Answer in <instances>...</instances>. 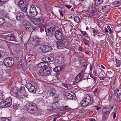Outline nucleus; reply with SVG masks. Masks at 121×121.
<instances>
[{"instance_id": "obj_1", "label": "nucleus", "mask_w": 121, "mask_h": 121, "mask_svg": "<svg viewBox=\"0 0 121 121\" xmlns=\"http://www.w3.org/2000/svg\"><path fill=\"white\" fill-rule=\"evenodd\" d=\"M114 106H111L108 105L106 106L103 108L102 113L103 116L102 118L103 120L104 121L108 119L110 113L112 109L113 108Z\"/></svg>"}, {"instance_id": "obj_2", "label": "nucleus", "mask_w": 121, "mask_h": 121, "mask_svg": "<svg viewBox=\"0 0 121 121\" xmlns=\"http://www.w3.org/2000/svg\"><path fill=\"white\" fill-rule=\"evenodd\" d=\"M57 46L59 49H62L65 47L69 50L71 49V48L69 46L68 41L65 38L57 42Z\"/></svg>"}, {"instance_id": "obj_3", "label": "nucleus", "mask_w": 121, "mask_h": 121, "mask_svg": "<svg viewBox=\"0 0 121 121\" xmlns=\"http://www.w3.org/2000/svg\"><path fill=\"white\" fill-rule=\"evenodd\" d=\"M26 108L28 112L31 114L36 113L38 110L37 105L33 102L27 103L26 105Z\"/></svg>"}, {"instance_id": "obj_4", "label": "nucleus", "mask_w": 121, "mask_h": 121, "mask_svg": "<svg viewBox=\"0 0 121 121\" xmlns=\"http://www.w3.org/2000/svg\"><path fill=\"white\" fill-rule=\"evenodd\" d=\"M45 30L46 33V35L48 36V39H52L53 38L55 30V26H46L45 27Z\"/></svg>"}, {"instance_id": "obj_5", "label": "nucleus", "mask_w": 121, "mask_h": 121, "mask_svg": "<svg viewBox=\"0 0 121 121\" xmlns=\"http://www.w3.org/2000/svg\"><path fill=\"white\" fill-rule=\"evenodd\" d=\"M91 98L89 95L88 94L85 95L81 103V105L83 106H87L91 104Z\"/></svg>"}, {"instance_id": "obj_6", "label": "nucleus", "mask_w": 121, "mask_h": 121, "mask_svg": "<svg viewBox=\"0 0 121 121\" xmlns=\"http://www.w3.org/2000/svg\"><path fill=\"white\" fill-rule=\"evenodd\" d=\"M11 93L12 94L15 95L18 98H22V96H24L23 93L18 90L16 88L13 89Z\"/></svg>"}, {"instance_id": "obj_7", "label": "nucleus", "mask_w": 121, "mask_h": 121, "mask_svg": "<svg viewBox=\"0 0 121 121\" xmlns=\"http://www.w3.org/2000/svg\"><path fill=\"white\" fill-rule=\"evenodd\" d=\"M4 65L10 67L12 66L14 63V60L12 57H8L5 59L4 61Z\"/></svg>"}, {"instance_id": "obj_8", "label": "nucleus", "mask_w": 121, "mask_h": 121, "mask_svg": "<svg viewBox=\"0 0 121 121\" xmlns=\"http://www.w3.org/2000/svg\"><path fill=\"white\" fill-rule=\"evenodd\" d=\"M29 41L30 43L34 47L40 45L42 43V42L39 40V39L35 37H33L31 39H30Z\"/></svg>"}, {"instance_id": "obj_9", "label": "nucleus", "mask_w": 121, "mask_h": 121, "mask_svg": "<svg viewBox=\"0 0 121 121\" xmlns=\"http://www.w3.org/2000/svg\"><path fill=\"white\" fill-rule=\"evenodd\" d=\"M40 48L43 52L45 53L49 52L52 50L51 47L48 45H44L40 47Z\"/></svg>"}, {"instance_id": "obj_10", "label": "nucleus", "mask_w": 121, "mask_h": 121, "mask_svg": "<svg viewBox=\"0 0 121 121\" xmlns=\"http://www.w3.org/2000/svg\"><path fill=\"white\" fill-rule=\"evenodd\" d=\"M26 87L30 92L35 93L36 89L35 86L32 85L30 83H28L26 86Z\"/></svg>"}, {"instance_id": "obj_11", "label": "nucleus", "mask_w": 121, "mask_h": 121, "mask_svg": "<svg viewBox=\"0 0 121 121\" xmlns=\"http://www.w3.org/2000/svg\"><path fill=\"white\" fill-rule=\"evenodd\" d=\"M30 12V15L33 17L36 16L38 13L36 7L34 5H32L31 6Z\"/></svg>"}, {"instance_id": "obj_12", "label": "nucleus", "mask_w": 121, "mask_h": 121, "mask_svg": "<svg viewBox=\"0 0 121 121\" xmlns=\"http://www.w3.org/2000/svg\"><path fill=\"white\" fill-rule=\"evenodd\" d=\"M54 36L56 39L59 40L62 38V33L60 30H57L55 32Z\"/></svg>"}, {"instance_id": "obj_13", "label": "nucleus", "mask_w": 121, "mask_h": 121, "mask_svg": "<svg viewBox=\"0 0 121 121\" xmlns=\"http://www.w3.org/2000/svg\"><path fill=\"white\" fill-rule=\"evenodd\" d=\"M4 103L5 104L4 105V107L5 108L7 107H10L12 104V99L11 98L9 97L7 98L5 100Z\"/></svg>"}, {"instance_id": "obj_14", "label": "nucleus", "mask_w": 121, "mask_h": 121, "mask_svg": "<svg viewBox=\"0 0 121 121\" xmlns=\"http://www.w3.org/2000/svg\"><path fill=\"white\" fill-rule=\"evenodd\" d=\"M87 13L88 15H89V16L91 17L94 16L95 14V8L94 7H91L90 8L87 10Z\"/></svg>"}, {"instance_id": "obj_15", "label": "nucleus", "mask_w": 121, "mask_h": 121, "mask_svg": "<svg viewBox=\"0 0 121 121\" xmlns=\"http://www.w3.org/2000/svg\"><path fill=\"white\" fill-rule=\"evenodd\" d=\"M44 69L45 76H48L51 74V69L49 67L46 65L44 68Z\"/></svg>"}, {"instance_id": "obj_16", "label": "nucleus", "mask_w": 121, "mask_h": 121, "mask_svg": "<svg viewBox=\"0 0 121 121\" xmlns=\"http://www.w3.org/2000/svg\"><path fill=\"white\" fill-rule=\"evenodd\" d=\"M73 93L71 91H68L65 93V96L67 98L70 99H73L74 96L73 95Z\"/></svg>"}, {"instance_id": "obj_17", "label": "nucleus", "mask_w": 121, "mask_h": 121, "mask_svg": "<svg viewBox=\"0 0 121 121\" xmlns=\"http://www.w3.org/2000/svg\"><path fill=\"white\" fill-rule=\"evenodd\" d=\"M108 95L109 97L111 98H114L116 96V92L112 89L109 91Z\"/></svg>"}, {"instance_id": "obj_18", "label": "nucleus", "mask_w": 121, "mask_h": 121, "mask_svg": "<svg viewBox=\"0 0 121 121\" xmlns=\"http://www.w3.org/2000/svg\"><path fill=\"white\" fill-rule=\"evenodd\" d=\"M25 17L24 14L22 13H18L16 15L17 19L18 20H20L21 19Z\"/></svg>"}, {"instance_id": "obj_19", "label": "nucleus", "mask_w": 121, "mask_h": 121, "mask_svg": "<svg viewBox=\"0 0 121 121\" xmlns=\"http://www.w3.org/2000/svg\"><path fill=\"white\" fill-rule=\"evenodd\" d=\"M82 76H80L79 75H78L74 79L73 82L76 83L79 82L80 81H81L82 80L83 78Z\"/></svg>"}, {"instance_id": "obj_20", "label": "nucleus", "mask_w": 121, "mask_h": 121, "mask_svg": "<svg viewBox=\"0 0 121 121\" xmlns=\"http://www.w3.org/2000/svg\"><path fill=\"white\" fill-rule=\"evenodd\" d=\"M46 64L48 65V63L46 62H41L39 64L37 68H42L43 69L46 66Z\"/></svg>"}, {"instance_id": "obj_21", "label": "nucleus", "mask_w": 121, "mask_h": 121, "mask_svg": "<svg viewBox=\"0 0 121 121\" xmlns=\"http://www.w3.org/2000/svg\"><path fill=\"white\" fill-rule=\"evenodd\" d=\"M40 21V19L39 18H35L33 20V22L35 25H38L41 23Z\"/></svg>"}, {"instance_id": "obj_22", "label": "nucleus", "mask_w": 121, "mask_h": 121, "mask_svg": "<svg viewBox=\"0 0 121 121\" xmlns=\"http://www.w3.org/2000/svg\"><path fill=\"white\" fill-rule=\"evenodd\" d=\"M110 9V6L109 5H106L103 6L102 9L104 12H107L109 11Z\"/></svg>"}, {"instance_id": "obj_23", "label": "nucleus", "mask_w": 121, "mask_h": 121, "mask_svg": "<svg viewBox=\"0 0 121 121\" xmlns=\"http://www.w3.org/2000/svg\"><path fill=\"white\" fill-rule=\"evenodd\" d=\"M63 68V67L61 66H56L53 69L54 71L56 72H60L61 70Z\"/></svg>"}, {"instance_id": "obj_24", "label": "nucleus", "mask_w": 121, "mask_h": 121, "mask_svg": "<svg viewBox=\"0 0 121 121\" xmlns=\"http://www.w3.org/2000/svg\"><path fill=\"white\" fill-rule=\"evenodd\" d=\"M113 3L114 6L118 7L121 5V0H116Z\"/></svg>"}, {"instance_id": "obj_25", "label": "nucleus", "mask_w": 121, "mask_h": 121, "mask_svg": "<svg viewBox=\"0 0 121 121\" xmlns=\"http://www.w3.org/2000/svg\"><path fill=\"white\" fill-rule=\"evenodd\" d=\"M83 42L84 44L85 45H87L89 47H91V46H93L92 44H91V42L88 40L84 39H83Z\"/></svg>"}, {"instance_id": "obj_26", "label": "nucleus", "mask_w": 121, "mask_h": 121, "mask_svg": "<svg viewBox=\"0 0 121 121\" xmlns=\"http://www.w3.org/2000/svg\"><path fill=\"white\" fill-rule=\"evenodd\" d=\"M24 27L28 31H31L33 29V27L29 24H26L24 26Z\"/></svg>"}, {"instance_id": "obj_27", "label": "nucleus", "mask_w": 121, "mask_h": 121, "mask_svg": "<svg viewBox=\"0 0 121 121\" xmlns=\"http://www.w3.org/2000/svg\"><path fill=\"white\" fill-rule=\"evenodd\" d=\"M81 69L82 70L85 71L86 68L87 64L86 62H82Z\"/></svg>"}, {"instance_id": "obj_28", "label": "nucleus", "mask_w": 121, "mask_h": 121, "mask_svg": "<svg viewBox=\"0 0 121 121\" xmlns=\"http://www.w3.org/2000/svg\"><path fill=\"white\" fill-rule=\"evenodd\" d=\"M49 95L50 96H52L53 98L55 99L54 100H56V99H57V97L56 95V94L55 92V91H54V92H53V91H51L49 94Z\"/></svg>"}, {"instance_id": "obj_29", "label": "nucleus", "mask_w": 121, "mask_h": 121, "mask_svg": "<svg viewBox=\"0 0 121 121\" xmlns=\"http://www.w3.org/2000/svg\"><path fill=\"white\" fill-rule=\"evenodd\" d=\"M6 39L7 40L10 41H15V40L14 37L12 35L7 36Z\"/></svg>"}, {"instance_id": "obj_30", "label": "nucleus", "mask_w": 121, "mask_h": 121, "mask_svg": "<svg viewBox=\"0 0 121 121\" xmlns=\"http://www.w3.org/2000/svg\"><path fill=\"white\" fill-rule=\"evenodd\" d=\"M98 77L101 80H104L105 78V76L103 74V72H101L99 73L98 75Z\"/></svg>"}, {"instance_id": "obj_31", "label": "nucleus", "mask_w": 121, "mask_h": 121, "mask_svg": "<svg viewBox=\"0 0 121 121\" xmlns=\"http://www.w3.org/2000/svg\"><path fill=\"white\" fill-rule=\"evenodd\" d=\"M44 68L42 69L39 70V72L38 73L39 75L41 76H45L44 74Z\"/></svg>"}, {"instance_id": "obj_32", "label": "nucleus", "mask_w": 121, "mask_h": 121, "mask_svg": "<svg viewBox=\"0 0 121 121\" xmlns=\"http://www.w3.org/2000/svg\"><path fill=\"white\" fill-rule=\"evenodd\" d=\"M18 4L20 8L23 7V6H25L24 1L22 0H20L19 1L18 3Z\"/></svg>"}, {"instance_id": "obj_33", "label": "nucleus", "mask_w": 121, "mask_h": 121, "mask_svg": "<svg viewBox=\"0 0 121 121\" xmlns=\"http://www.w3.org/2000/svg\"><path fill=\"white\" fill-rule=\"evenodd\" d=\"M103 0H95V4L96 5L98 6L103 2Z\"/></svg>"}, {"instance_id": "obj_34", "label": "nucleus", "mask_w": 121, "mask_h": 121, "mask_svg": "<svg viewBox=\"0 0 121 121\" xmlns=\"http://www.w3.org/2000/svg\"><path fill=\"white\" fill-rule=\"evenodd\" d=\"M58 103H57L56 102L53 103L51 104L52 106V108L54 109H56L58 108Z\"/></svg>"}, {"instance_id": "obj_35", "label": "nucleus", "mask_w": 121, "mask_h": 121, "mask_svg": "<svg viewBox=\"0 0 121 121\" xmlns=\"http://www.w3.org/2000/svg\"><path fill=\"white\" fill-rule=\"evenodd\" d=\"M5 22L4 18L2 17H0V26L4 23Z\"/></svg>"}, {"instance_id": "obj_36", "label": "nucleus", "mask_w": 121, "mask_h": 121, "mask_svg": "<svg viewBox=\"0 0 121 121\" xmlns=\"http://www.w3.org/2000/svg\"><path fill=\"white\" fill-rule=\"evenodd\" d=\"M0 0L1 6H4L6 4H7L8 1H5V0Z\"/></svg>"}, {"instance_id": "obj_37", "label": "nucleus", "mask_w": 121, "mask_h": 121, "mask_svg": "<svg viewBox=\"0 0 121 121\" xmlns=\"http://www.w3.org/2000/svg\"><path fill=\"white\" fill-rule=\"evenodd\" d=\"M62 108L61 110L65 111L69 110L70 108L69 107V106H62Z\"/></svg>"}, {"instance_id": "obj_38", "label": "nucleus", "mask_w": 121, "mask_h": 121, "mask_svg": "<svg viewBox=\"0 0 121 121\" xmlns=\"http://www.w3.org/2000/svg\"><path fill=\"white\" fill-rule=\"evenodd\" d=\"M46 58L48 59V61L49 62L52 61L54 59V58L53 57L50 56H49L47 57H46Z\"/></svg>"}, {"instance_id": "obj_39", "label": "nucleus", "mask_w": 121, "mask_h": 121, "mask_svg": "<svg viewBox=\"0 0 121 121\" xmlns=\"http://www.w3.org/2000/svg\"><path fill=\"white\" fill-rule=\"evenodd\" d=\"M39 18L40 19L41 23L44 22L45 21V18L44 17L41 16H40Z\"/></svg>"}, {"instance_id": "obj_40", "label": "nucleus", "mask_w": 121, "mask_h": 121, "mask_svg": "<svg viewBox=\"0 0 121 121\" xmlns=\"http://www.w3.org/2000/svg\"><path fill=\"white\" fill-rule=\"evenodd\" d=\"M74 20L76 22L78 23L80 21V18L78 16L75 17L74 18Z\"/></svg>"}, {"instance_id": "obj_41", "label": "nucleus", "mask_w": 121, "mask_h": 121, "mask_svg": "<svg viewBox=\"0 0 121 121\" xmlns=\"http://www.w3.org/2000/svg\"><path fill=\"white\" fill-rule=\"evenodd\" d=\"M22 11L24 12H26L27 11V6L26 5L20 8Z\"/></svg>"}, {"instance_id": "obj_42", "label": "nucleus", "mask_w": 121, "mask_h": 121, "mask_svg": "<svg viewBox=\"0 0 121 121\" xmlns=\"http://www.w3.org/2000/svg\"><path fill=\"white\" fill-rule=\"evenodd\" d=\"M117 95L118 96H119L121 95V88H118L117 90Z\"/></svg>"}, {"instance_id": "obj_43", "label": "nucleus", "mask_w": 121, "mask_h": 121, "mask_svg": "<svg viewBox=\"0 0 121 121\" xmlns=\"http://www.w3.org/2000/svg\"><path fill=\"white\" fill-rule=\"evenodd\" d=\"M121 61L120 60H117L116 61V66L117 67H119L121 64Z\"/></svg>"}, {"instance_id": "obj_44", "label": "nucleus", "mask_w": 121, "mask_h": 121, "mask_svg": "<svg viewBox=\"0 0 121 121\" xmlns=\"http://www.w3.org/2000/svg\"><path fill=\"white\" fill-rule=\"evenodd\" d=\"M85 72V71L82 70V71L78 75H79L80 76H82V77L83 78L84 73Z\"/></svg>"}, {"instance_id": "obj_45", "label": "nucleus", "mask_w": 121, "mask_h": 121, "mask_svg": "<svg viewBox=\"0 0 121 121\" xmlns=\"http://www.w3.org/2000/svg\"><path fill=\"white\" fill-rule=\"evenodd\" d=\"M63 113H60L56 115L54 117H55L56 118V119H58L60 117L62 116V115H63Z\"/></svg>"}, {"instance_id": "obj_46", "label": "nucleus", "mask_w": 121, "mask_h": 121, "mask_svg": "<svg viewBox=\"0 0 121 121\" xmlns=\"http://www.w3.org/2000/svg\"><path fill=\"white\" fill-rule=\"evenodd\" d=\"M20 91L22 92L24 94V93H25L26 91L25 90V88L23 86H21L20 88Z\"/></svg>"}, {"instance_id": "obj_47", "label": "nucleus", "mask_w": 121, "mask_h": 121, "mask_svg": "<svg viewBox=\"0 0 121 121\" xmlns=\"http://www.w3.org/2000/svg\"><path fill=\"white\" fill-rule=\"evenodd\" d=\"M5 55V53L4 52L0 51V58L4 57Z\"/></svg>"}, {"instance_id": "obj_48", "label": "nucleus", "mask_w": 121, "mask_h": 121, "mask_svg": "<svg viewBox=\"0 0 121 121\" xmlns=\"http://www.w3.org/2000/svg\"><path fill=\"white\" fill-rule=\"evenodd\" d=\"M94 95L96 96H98L99 94V92L98 91V89L97 88H96L94 92Z\"/></svg>"}, {"instance_id": "obj_49", "label": "nucleus", "mask_w": 121, "mask_h": 121, "mask_svg": "<svg viewBox=\"0 0 121 121\" xmlns=\"http://www.w3.org/2000/svg\"><path fill=\"white\" fill-rule=\"evenodd\" d=\"M107 29L109 30L110 33L111 34L113 33V31L112 30V29L110 28V27L109 26H107Z\"/></svg>"}, {"instance_id": "obj_50", "label": "nucleus", "mask_w": 121, "mask_h": 121, "mask_svg": "<svg viewBox=\"0 0 121 121\" xmlns=\"http://www.w3.org/2000/svg\"><path fill=\"white\" fill-rule=\"evenodd\" d=\"M101 35H98V37L99 38H102V39H104V36L103 34L101 33Z\"/></svg>"}, {"instance_id": "obj_51", "label": "nucleus", "mask_w": 121, "mask_h": 121, "mask_svg": "<svg viewBox=\"0 0 121 121\" xmlns=\"http://www.w3.org/2000/svg\"><path fill=\"white\" fill-rule=\"evenodd\" d=\"M90 76L94 80L95 82H96V81L97 78L92 75H91Z\"/></svg>"}, {"instance_id": "obj_52", "label": "nucleus", "mask_w": 121, "mask_h": 121, "mask_svg": "<svg viewBox=\"0 0 121 121\" xmlns=\"http://www.w3.org/2000/svg\"><path fill=\"white\" fill-rule=\"evenodd\" d=\"M56 73L55 74V76L57 78H59V76L60 75V72H56Z\"/></svg>"}, {"instance_id": "obj_53", "label": "nucleus", "mask_w": 121, "mask_h": 121, "mask_svg": "<svg viewBox=\"0 0 121 121\" xmlns=\"http://www.w3.org/2000/svg\"><path fill=\"white\" fill-rule=\"evenodd\" d=\"M63 85L66 88L69 89V85L67 84H63Z\"/></svg>"}, {"instance_id": "obj_54", "label": "nucleus", "mask_w": 121, "mask_h": 121, "mask_svg": "<svg viewBox=\"0 0 121 121\" xmlns=\"http://www.w3.org/2000/svg\"><path fill=\"white\" fill-rule=\"evenodd\" d=\"M20 51V48L19 47H17L15 51L17 52H18Z\"/></svg>"}, {"instance_id": "obj_55", "label": "nucleus", "mask_w": 121, "mask_h": 121, "mask_svg": "<svg viewBox=\"0 0 121 121\" xmlns=\"http://www.w3.org/2000/svg\"><path fill=\"white\" fill-rule=\"evenodd\" d=\"M117 100L118 102V103H120L121 102V100L120 99V97L119 96H117Z\"/></svg>"}, {"instance_id": "obj_56", "label": "nucleus", "mask_w": 121, "mask_h": 121, "mask_svg": "<svg viewBox=\"0 0 121 121\" xmlns=\"http://www.w3.org/2000/svg\"><path fill=\"white\" fill-rule=\"evenodd\" d=\"M3 72L2 70L0 69V78L2 77L3 75Z\"/></svg>"}, {"instance_id": "obj_57", "label": "nucleus", "mask_w": 121, "mask_h": 121, "mask_svg": "<svg viewBox=\"0 0 121 121\" xmlns=\"http://www.w3.org/2000/svg\"><path fill=\"white\" fill-rule=\"evenodd\" d=\"M64 5L67 8H68L69 9H70L71 8L72 6V5L70 6L68 5L67 4H65Z\"/></svg>"}, {"instance_id": "obj_58", "label": "nucleus", "mask_w": 121, "mask_h": 121, "mask_svg": "<svg viewBox=\"0 0 121 121\" xmlns=\"http://www.w3.org/2000/svg\"><path fill=\"white\" fill-rule=\"evenodd\" d=\"M94 107L95 108L97 111H98L99 109H101V108L100 107H98L97 106H94Z\"/></svg>"}, {"instance_id": "obj_59", "label": "nucleus", "mask_w": 121, "mask_h": 121, "mask_svg": "<svg viewBox=\"0 0 121 121\" xmlns=\"http://www.w3.org/2000/svg\"><path fill=\"white\" fill-rule=\"evenodd\" d=\"M59 11L60 13V15L62 16V17H63L64 16V14L62 12V11H61L60 9H59Z\"/></svg>"}, {"instance_id": "obj_60", "label": "nucleus", "mask_w": 121, "mask_h": 121, "mask_svg": "<svg viewBox=\"0 0 121 121\" xmlns=\"http://www.w3.org/2000/svg\"><path fill=\"white\" fill-rule=\"evenodd\" d=\"M93 32L96 35L98 33V31H96L95 30H93Z\"/></svg>"}, {"instance_id": "obj_61", "label": "nucleus", "mask_w": 121, "mask_h": 121, "mask_svg": "<svg viewBox=\"0 0 121 121\" xmlns=\"http://www.w3.org/2000/svg\"><path fill=\"white\" fill-rule=\"evenodd\" d=\"M93 112V111H89L88 112V114L89 115H91L92 114Z\"/></svg>"}, {"instance_id": "obj_62", "label": "nucleus", "mask_w": 121, "mask_h": 121, "mask_svg": "<svg viewBox=\"0 0 121 121\" xmlns=\"http://www.w3.org/2000/svg\"><path fill=\"white\" fill-rule=\"evenodd\" d=\"M113 114V118L114 119H115L116 117V113L115 112L114 113L113 112L112 113Z\"/></svg>"}, {"instance_id": "obj_63", "label": "nucleus", "mask_w": 121, "mask_h": 121, "mask_svg": "<svg viewBox=\"0 0 121 121\" xmlns=\"http://www.w3.org/2000/svg\"><path fill=\"white\" fill-rule=\"evenodd\" d=\"M81 32L84 36H85V35L86 34V31H82Z\"/></svg>"}, {"instance_id": "obj_64", "label": "nucleus", "mask_w": 121, "mask_h": 121, "mask_svg": "<svg viewBox=\"0 0 121 121\" xmlns=\"http://www.w3.org/2000/svg\"><path fill=\"white\" fill-rule=\"evenodd\" d=\"M3 94L2 93L0 92V98H2L3 97Z\"/></svg>"}]
</instances>
